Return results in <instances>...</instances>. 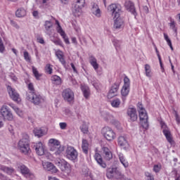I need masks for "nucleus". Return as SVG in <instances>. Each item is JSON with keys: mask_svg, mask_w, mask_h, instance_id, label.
Listing matches in <instances>:
<instances>
[{"mask_svg": "<svg viewBox=\"0 0 180 180\" xmlns=\"http://www.w3.org/2000/svg\"><path fill=\"white\" fill-rule=\"evenodd\" d=\"M32 69L34 77L37 81H40V77L42 76V75L39 73V70H37V68H36L34 66H32Z\"/></svg>", "mask_w": 180, "mask_h": 180, "instance_id": "nucleus-35", "label": "nucleus"}, {"mask_svg": "<svg viewBox=\"0 0 180 180\" xmlns=\"http://www.w3.org/2000/svg\"><path fill=\"white\" fill-rule=\"evenodd\" d=\"M43 167L46 171H49L51 174H57L58 169L54 166V165L50 162H46L43 164Z\"/></svg>", "mask_w": 180, "mask_h": 180, "instance_id": "nucleus-22", "label": "nucleus"}, {"mask_svg": "<svg viewBox=\"0 0 180 180\" xmlns=\"http://www.w3.org/2000/svg\"><path fill=\"white\" fill-rule=\"evenodd\" d=\"M5 52V45L2 41V38L0 37V53H4Z\"/></svg>", "mask_w": 180, "mask_h": 180, "instance_id": "nucleus-47", "label": "nucleus"}, {"mask_svg": "<svg viewBox=\"0 0 180 180\" xmlns=\"http://www.w3.org/2000/svg\"><path fill=\"white\" fill-rule=\"evenodd\" d=\"M136 107L137 111L139 112L141 126H142L143 129H145V130H148L150 124H148V114H147L146 108L140 102L138 103Z\"/></svg>", "mask_w": 180, "mask_h": 180, "instance_id": "nucleus-1", "label": "nucleus"}, {"mask_svg": "<svg viewBox=\"0 0 180 180\" xmlns=\"http://www.w3.org/2000/svg\"><path fill=\"white\" fill-rule=\"evenodd\" d=\"M108 9L111 12L114 18H119L122 12V6L119 4H112L108 6Z\"/></svg>", "mask_w": 180, "mask_h": 180, "instance_id": "nucleus-12", "label": "nucleus"}, {"mask_svg": "<svg viewBox=\"0 0 180 180\" xmlns=\"http://www.w3.org/2000/svg\"><path fill=\"white\" fill-rule=\"evenodd\" d=\"M101 133L108 141H113L116 139V134L109 127H104L101 130Z\"/></svg>", "mask_w": 180, "mask_h": 180, "instance_id": "nucleus-11", "label": "nucleus"}, {"mask_svg": "<svg viewBox=\"0 0 180 180\" xmlns=\"http://www.w3.org/2000/svg\"><path fill=\"white\" fill-rule=\"evenodd\" d=\"M28 91H30L29 92H27V94H34L36 93V91H34V86L33 85V83H30L28 84V85L27 86Z\"/></svg>", "mask_w": 180, "mask_h": 180, "instance_id": "nucleus-43", "label": "nucleus"}, {"mask_svg": "<svg viewBox=\"0 0 180 180\" xmlns=\"http://www.w3.org/2000/svg\"><path fill=\"white\" fill-rule=\"evenodd\" d=\"M49 144H51V151H55L57 147H60V141L54 139H51L49 141Z\"/></svg>", "mask_w": 180, "mask_h": 180, "instance_id": "nucleus-27", "label": "nucleus"}, {"mask_svg": "<svg viewBox=\"0 0 180 180\" xmlns=\"http://www.w3.org/2000/svg\"><path fill=\"white\" fill-rule=\"evenodd\" d=\"M116 50H119L120 49V46H122V41L118 39H114L112 41Z\"/></svg>", "mask_w": 180, "mask_h": 180, "instance_id": "nucleus-40", "label": "nucleus"}, {"mask_svg": "<svg viewBox=\"0 0 180 180\" xmlns=\"http://www.w3.org/2000/svg\"><path fill=\"white\" fill-rule=\"evenodd\" d=\"M102 151H103V155L105 161H110V160L113 158V153H112V150L109 149V148L106 146H103L102 148Z\"/></svg>", "mask_w": 180, "mask_h": 180, "instance_id": "nucleus-20", "label": "nucleus"}, {"mask_svg": "<svg viewBox=\"0 0 180 180\" xmlns=\"http://www.w3.org/2000/svg\"><path fill=\"white\" fill-rule=\"evenodd\" d=\"M51 79L53 84H56V85H61V77L58 75H53L51 77Z\"/></svg>", "mask_w": 180, "mask_h": 180, "instance_id": "nucleus-34", "label": "nucleus"}, {"mask_svg": "<svg viewBox=\"0 0 180 180\" xmlns=\"http://www.w3.org/2000/svg\"><path fill=\"white\" fill-rule=\"evenodd\" d=\"M35 148V151L37 154V155H44L46 153V146L43 145V143L41 142H38L36 143V145L34 146Z\"/></svg>", "mask_w": 180, "mask_h": 180, "instance_id": "nucleus-19", "label": "nucleus"}, {"mask_svg": "<svg viewBox=\"0 0 180 180\" xmlns=\"http://www.w3.org/2000/svg\"><path fill=\"white\" fill-rule=\"evenodd\" d=\"M120 84H122V80H117L110 88L107 98L108 99H112L115 96H117V92H119V88H120Z\"/></svg>", "mask_w": 180, "mask_h": 180, "instance_id": "nucleus-9", "label": "nucleus"}, {"mask_svg": "<svg viewBox=\"0 0 180 180\" xmlns=\"http://www.w3.org/2000/svg\"><path fill=\"white\" fill-rule=\"evenodd\" d=\"M15 15L17 18H23L26 16V10L23 8H20L15 11Z\"/></svg>", "mask_w": 180, "mask_h": 180, "instance_id": "nucleus-31", "label": "nucleus"}, {"mask_svg": "<svg viewBox=\"0 0 180 180\" xmlns=\"http://www.w3.org/2000/svg\"><path fill=\"white\" fill-rule=\"evenodd\" d=\"M57 32L60 34V36H63V34H65V32L63 30V27H61V25H58V27H56Z\"/></svg>", "mask_w": 180, "mask_h": 180, "instance_id": "nucleus-44", "label": "nucleus"}, {"mask_svg": "<svg viewBox=\"0 0 180 180\" xmlns=\"http://www.w3.org/2000/svg\"><path fill=\"white\" fill-rule=\"evenodd\" d=\"M81 130L84 134H86L88 133V128L82 127Z\"/></svg>", "mask_w": 180, "mask_h": 180, "instance_id": "nucleus-63", "label": "nucleus"}, {"mask_svg": "<svg viewBox=\"0 0 180 180\" xmlns=\"http://www.w3.org/2000/svg\"><path fill=\"white\" fill-rule=\"evenodd\" d=\"M160 126L161 129H162V133L167 140L168 143L172 146V144H175V141H174V139L172 138V134H171V131L169 130V128L168 126H167V124L164 122V121H160Z\"/></svg>", "mask_w": 180, "mask_h": 180, "instance_id": "nucleus-7", "label": "nucleus"}, {"mask_svg": "<svg viewBox=\"0 0 180 180\" xmlns=\"http://www.w3.org/2000/svg\"><path fill=\"white\" fill-rule=\"evenodd\" d=\"M8 105H9V106H11V108H12L13 109V110H15V112H16V113H19V108L18 107H16L15 105H14L13 103H8Z\"/></svg>", "mask_w": 180, "mask_h": 180, "instance_id": "nucleus-54", "label": "nucleus"}, {"mask_svg": "<svg viewBox=\"0 0 180 180\" xmlns=\"http://www.w3.org/2000/svg\"><path fill=\"white\" fill-rule=\"evenodd\" d=\"M63 112L64 115H65L68 117H72V116H74V113L71 110H70L68 108H64L63 109Z\"/></svg>", "mask_w": 180, "mask_h": 180, "instance_id": "nucleus-37", "label": "nucleus"}, {"mask_svg": "<svg viewBox=\"0 0 180 180\" xmlns=\"http://www.w3.org/2000/svg\"><path fill=\"white\" fill-rule=\"evenodd\" d=\"M18 148L24 155H30L32 154V149H30V144L29 143V138H22L18 143Z\"/></svg>", "mask_w": 180, "mask_h": 180, "instance_id": "nucleus-3", "label": "nucleus"}, {"mask_svg": "<svg viewBox=\"0 0 180 180\" xmlns=\"http://www.w3.org/2000/svg\"><path fill=\"white\" fill-rule=\"evenodd\" d=\"M32 16L34 18V19H40V15H39V11H32Z\"/></svg>", "mask_w": 180, "mask_h": 180, "instance_id": "nucleus-52", "label": "nucleus"}, {"mask_svg": "<svg viewBox=\"0 0 180 180\" xmlns=\"http://www.w3.org/2000/svg\"><path fill=\"white\" fill-rule=\"evenodd\" d=\"M118 146L122 147L124 150L129 149V142H127V139H126V137L123 136H120L118 137Z\"/></svg>", "mask_w": 180, "mask_h": 180, "instance_id": "nucleus-23", "label": "nucleus"}, {"mask_svg": "<svg viewBox=\"0 0 180 180\" xmlns=\"http://www.w3.org/2000/svg\"><path fill=\"white\" fill-rule=\"evenodd\" d=\"M99 8V6L98 4L93 3L92 8H91V13L94 12V11H96V9Z\"/></svg>", "mask_w": 180, "mask_h": 180, "instance_id": "nucleus-56", "label": "nucleus"}, {"mask_svg": "<svg viewBox=\"0 0 180 180\" xmlns=\"http://www.w3.org/2000/svg\"><path fill=\"white\" fill-rule=\"evenodd\" d=\"M153 171H154V172H156V174H158V172H160V171H161L160 165H155L153 166Z\"/></svg>", "mask_w": 180, "mask_h": 180, "instance_id": "nucleus-50", "label": "nucleus"}, {"mask_svg": "<svg viewBox=\"0 0 180 180\" xmlns=\"http://www.w3.org/2000/svg\"><path fill=\"white\" fill-rule=\"evenodd\" d=\"M66 158L68 160L72 161V162H77L78 161V151L72 146H68L66 148Z\"/></svg>", "mask_w": 180, "mask_h": 180, "instance_id": "nucleus-10", "label": "nucleus"}, {"mask_svg": "<svg viewBox=\"0 0 180 180\" xmlns=\"http://www.w3.org/2000/svg\"><path fill=\"white\" fill-rule=\"evenodd\" d=\"M45 72H46V74H49V75L53 74V68H51V65L46 64V65L45 67Z\"/></svg>", "mask_w": 180, "mask_h": 180, "instance_id": "nucleus-42", "label": "nucleus"}, {"mask_svg": "<svg viewBox=\"0 0 180 180\" xmlns=\"http://www.w3.org/2000/svg\"><path fill=\"white\" fill-rule=\"evenodd\" d=\"M93 15H94L95 16H96V18H101V16H102L101 15V8H98V9H96V11H94V13H92Z\"/></svg>", "mask_w": 180, "mask_h": 180, "instance_id": "nucleus-48", "label": "nucleus"}, {"mask_svg": "<svg viewBox=\"0 0 180 180\" xmlns=\"http://www.w3.org/2000/svg\"><path fill=\"white\" fill-rule=\"evenodd\" d=\"M81 89L85 99H88L89 98V95H91L89 87L88 86L82 85L81 86Z\"/></svg>", "mask_w": 180, "mask_h": 180, "instance_id": "nucleus-28", "label": "nucleus"}, {"mask_svg": "<svg viewBox=\"0 0 180 180\" xmlns=\"http://www.w3.org/2000/svg\"><path fill=\"white\" fill-rule=\"evenodd\" d=\"M33 133H34V136L36 137H38L39 139H40V137H43V136H44V131H43V129H41L40 128H35L33 130Z\"/></svg>", "mask_w": 180, "mask_h": 180, "instance_id": "nucleus-30", "label": "nucleus"}, {"mask_svg": "<svg viewBox=\"0 0 180 180\" xmlns=\"http://www.w3.org/2000/svg\"><path fill=\"white\" fill-rule=\"evenodd\" d=\"M111 103V106H112V108H119L120 106V99L119 98H115L112 101H110Z\"/></svg>", "mask_w": 180, "mask_h": 180, "instance_id": "nucleus-36", "label": "nucleus"}, {"mask_svg": "<svg viewBox=\"0 0 180 180\" xmlns=\"http://www.w3.org/2000/svg\"><path fill=\"white\" fill-rule=\"evenodd\" d=\"M89 147V143H88V141L86 139H83L82 143V148L84 153L88 154Z\"/></svg>", "mask_w": 180, "mask_h": 180, "instance_id": "nucleus-29", "label": "nucleus"}, {"mask_svg": "<svg viewBox=\"0 0 180 180\" xmlns=\"http://www.w3.org/2000/svg\"><path fill=\"white\" fill-rule=\"evenodd\" d=\"M145 74L148 78H151L153 77V72L151 71V66L148 64L145 65Z\"/></svg>", "mask_w": 180, "mask_h": 180, "instance_id": "nucleus-32", "label": "nucleus"}, {"mask_svg": "<svg viewBox=\"0 0 180 180\" xmlns=\"http://www.w3.org/2000/svg\"><path fill=\"white\" fill-rule=\"evenodd\" d=\"M26 98L27 101H30L32 103H33L35 106L39 105H41L44 102V98L41 96L40 94L37 93H27Z\"/></svg>", "mask_w": 180, "mask_h": 180, "instance_id": "nucleus-5", "label": "nucleus"}, {"mask_svg": "<svg viewBox=\"0 0 180 180\" xmlns=\"http://www.w3.org/2000/svg\"><path fill=\"white\" fill-rule=\"evenodd\" d=\"M174 115H175L176 122L177 124H179L180 117H179V115H178V112H176V110H174Z\"/></svg>", "mask_w": 180, "mask_h": 180, "instance_id": "nucleus-55", "label": "nucleus"}, {"mask_svg": "<svg viewBox=\"0 0 180 180\" xmlns=\"http://www.w3.org/2000/svg\"><path fill=\"white\" fill-rule=\"evenodd\" d=\"M143 12L145 13H148V6H143Z\"/></svg>", "mask_w": 180, "mask_h": 180, "instance_id": "nucleus-64", "label": "nucleus"}, {"mask_svg": "<svg viewBox=\"0 0 180 180\" xmlns=\"http://www.w3.org/2000/svg\"><path fill=\"white\" fill-rule=\"evenodd\" d=\"M124 8L128 12H131L134 16H137V11H136V7H134V2H131V1H126L124 3Z\"/></svg>", "mask_w": 180, "mask_h": 180, "instance_id": "nucleus-17", "label": "nucleus"}, {"mask_svg": "<svg viewBox=\"0 0 180 180\" xmlns=\"http://www.w3.org/2000/svg\"><path fill=\"white\" fill-rule=\"evenodd\" d=\"M1 171H4V172H7L8 174H12L13 172V169L6 167V166H2L1 168Z\"/></svg>", "mask_w": 180, "mask_h": 180, "instance_id": "nucleus-41", "label": "nucleus"}, {"mask_svg": "<svg viewBox=\"0 0 180 180\" xmlns=\"http://www.w3.org/2000/svg\"><path fill=\"white\" fill-rule=\"evenodd\" d=\"M24 58L25 61H27V63H30L31 59H30V56H29V52L26 51H24Z\"/></svg>", "mask_w": 180, "mask_h": 180, "instance_id": "nucleus-46", "label": "nucleus"}, {"mask_svg": "<svg viewBox=\"0 0 180 180\" xmlns=\"http://www.w3.org/2000/svg\"><path fill=\"white\" fill-rule=\"evenodd\" d=\"M57 165L63 172H71V165L65 160H59L57 162Z\"/></svg>", "mask_w": 180, "mask_h": 180, "instance_id": "nucleus-14", "label": "nucleus"}, {"mask_svg": "<svg viewBox=\"0 0 180 180\" xmlns=\"http://www.w3.org/2000/svg\"><path fill=\"white\" fill-rule=\"evenodd\" d=\"M130 92V79L125 76L124 78V86L121 90L122 96H127Z\"/></svg>", "mask_w": 180, "mask_h": 180, "instance_id": "nucleus-16", "label": "nucleus"}, {"mask_svg": "<svg viewBox=\"0 0 180 180\" xmlns=\"http://www.w3.org/2000/svg\"><path fill=\"white\" fill-rule=\"evenodd\" d=\"M11 26H13V27H15V29H19V26L18 25V23H16V22H15L13 20H11Z\"/></svg>", "mask_w": 180, "mask_h": 180, "instance_id": "nucleus-59", "label": "nucleus"}, {"mask_svg": "<svg viewBox=\"0 0 180 180\" xmlns=\"http://www.w3.org/2000/svg\"><path fill=\"white\" fill-rule=\"evenodd\" d=\"M13 114L8 105H4L0 110V129L4 127V122H12Z\"/></svg>", "mask_w": 180, "mask_h": 180, "instance_id": "nucleus-2", "label": "nucleus"}, {"mask_svg": "<svg viewBox=\"0 0 180 180\" xmlns=\"http://www.w3.org/2000/svg\"><path fill=\"white\" fill-rule=\"evenodd\" d=\"M153 44L155 47V50L156 54L158 56V60H160L161 56L160 55V51H158V49H157V46H155V44L153 43Z\"/></svg>", "mask_w": 180, "mask_h": 180, "instance_id": "nucleus-57", "label": "nucleus"}, {"mask_svg": "<svg viewBox=\"0 0 180 180\" xmlns=\"http://www.w3.org/2000/svg\"><path fill=\"white\" fill-rule=\"evenodd\" d=\"M18 168L22 175L27 178V179H33L34 178V174L30 172V169L25 165H20Z\"/></svg>", "mask_w": 180, "mask_h": 180, "instance_id": "nucleus-15", "label": "nucleus"}, {"mask_svg": "<svg viewBox=\"0 0 180 180\" xmlns=\"http://www.w3.org/2000/svg\"><path fill=\"white\" fill-rule=\"evenodd\" d=\"M55 54L57 58H58L60 63H61V64L64 67H65V65H67V62H65V59H64V53L63 52V51L58 49L56 51Z\"/></svg>", "mask_w": 180, "mask_h": 180, "instance_id": "nucleus-25", "label": "nucleus"}, {"mask_svg": "<svg viewBox=\"0 0 180 180\" xmlns=\"http://www.w3.org/2000/svg\"><path fill=\"white\" fill-rule=\"evenodd\" d=\"M63 151H64V146H58L57 148H55V154L56 155H60V154H61V153H63Z\"/></svg>", "mask_w": 180, "mask_h": 180, "instance_id": "nucleus-39", "label": "nucleus"}, {"mask_svg": "<svg viewBox=\"0 0 180 180\" xmlns=\"http://www.w3.org/2000/svg\"><path fill=\"white\" fill-rule=\"evenodd\" d=\"M62 98L63 101L69 103V105H73L75 101V94H74V91L71 90V89H65L62 91Z\"/></svg>", "mask_w": 180, "mask_h": 180, "instance_id": "nucleus-6", "label": "nucleus"}, {"mask_svg": "<svg viewBox=\"0 0 180 180\" xmlns=\"http://www.w3.org/2000/svg\"><path fill=\"white\" fill-rule=\"evenodd\" d=\"M7 91L8 92V95L11 98V99H12V101H13L14 102H17V103H19V102H20V96L19 95V94L18 92H16V90L13 88H12V86L8 85L7 86Z\"/></svg>", "mask_w": 180, "mask_h": 180, "instance_id": "nucleus-13", "label": "nucleus"}, {"mask_svg": "<svg viewBox=\"0 0 180 180\" xmlns=\"http://www.w3.org/2000/svg\"><path fill=\"white\" fill-rule=\"evenodd\" d=\"M61 37H63L65 44H70V39H68L67 34H63Z\"/></svg>", "mask_w": 180, "mask_h": 180, "instance_id": "nucleus-51", "label": "nucleus"}, {"mask_svg": "<svg viewBox=\"0 0 180 180\" xmlns=\"http://www.w3.org/2000/svg\"><path fill=\"white\" fill-rule=\"evenodd\" d=\"M170 27H172V29L173 32H174V33H177V29H176V27L175 26V21L171 20Z\"/></svg>", "mask_w": 180, "mask_h": 180, "instance_id": "nucleus-49", "label": "nucleus"}, {"mask_svg": "<svg viewBox=\"0 0 180 180\" xmlns=\"http://www.w3.org/2000/svg\"><path fill=\"white\" fill-rule=\"evenodd\" d=\"M85 6V0H77L72 4V11L74 16H79L82 11V8Z\"/></svg>", "mask_w": 180, "mask_h": 180, "instance_id": "nucleus-8", "label": "nucleus"}, {"mask_svg": "<svg viewBox=\"0 0 180 180\" xmlns=\"http://www.w3.org/2000/svg\"><path fill=\"white\" fill-rule=\"evenodd\" d=\"M94 160H96L97 164L102 168H106V163L103 161L102 155L99 153H96L94 155Z\"/></svg>", "mask_w": 180, "mask_h": 180, "instance_id": "nucleus-24", "label": "nucleus"}, {"mask_svg": "<svg viewBox=\"0 0 180 180\" xmlns=\"http://www.w3.org/2000/svg\"><path fill=\"white\" fill-rule=\"evenodd\" d=\"M38 43H40V44H44V39L43 37L37 38Z\"/></svg>", "mask_w": 180, "mask_h": 180, "instance_id": "nucleus-61", "label": "nucleus"}, {"mask_svg": "<svg viewBox=\"0 0 180 180\" xmlns=\"http://www.w3.org/2000/svg\"><path fill=\"white\" fill-rule=\"evenodd\" d=\"M70 65L74 71V72H75L76 74H78V70H77V68H75V65H74V63H70Z\"/></svg>", "mask_w": 180, "mask_h": 180, "instance_id": "nucleus-62", "label": "nucleus"}, {"mask_svg": "<svg viewBox=\"0 0 180 180\" xmlns=\"http://www.w3.org/2000/svg\"><path fill=\"white\" fill-rule=\"evenodd\" d=\"M127 115L129 116L131 122H136V120H137V110L136 108L129 107L127 109Z\"/></svg>", "mask_w": 180, "mask_h": 180, "instance_id": "nucleus-21", "label": "nucleus"}, {"mask_svg": "<svg viewBox=\"0 0 180 180\" xmlns=\"http://www.w3.org/2000/svg\"><path fill=\"white\" fill-rule=\"evenodd\" d=\"M119 160L121 164H122V165L124 167V168H127V167H129V162L126 160V158H124V155H123L122 153L119 154Z\"/></svg>", "mask_w": 180, "mask_h": 180, "instance_id": "nucleus-33", "label": "nucleus"}, {"mask_svg": "<svg viewBox=\"0 0 180 180\" xmlns=\"http://www.w3.org/2000/svg\"><path fill=\"white\" fill-rule=\"evenodd\" d=\"M44 27L46 32L50 30L51 27H53V22L51 21L46 20L44 23Z\"/></svg>", "mask_w": 180, "mask_h": 180, "instance_id": "nucleus-38", "label": "nucleus"}, {"mask_svg": "<svg viewBox=\"0 0 180 180\" xmlns=\"http://www.w3.org/2000/svg\"><path fill=\"white\" fill-rule=\"evenodd\" d=\"M106 176L108 179L122 180L123 174L119 171L117 167L108 168L106 172Z\"/></svg>", "mask_w": 180, "mask_h": 180, "instance_id": "nucleus-4", "label": "nucleus"}, {"mask_svg": "<svg viewBox=\"0 0 180 180\" xmlns=\"http://www.w3.org/2000/svg\"><path fill=\"white\" fill-rule=\"evenodd\" d=\"M114 24L113 27L116 30H119L120 29H123L124 27V20L122 18L120 17H114Z\"/></svg>", "mask_w": 180, "mask_h": 180, "instance_id": "nucleus-18", "label": "nucleus"}, {"mask_svg": "<svg viewBox=\"0 0 180 180\" xmlns=\"http://www.w3.org/2000/svg\"><path fill=\"white\" fill-rule=\"evenodd\" d=\"M51 41H53V43H54V44H56V46H60V47H63V41H61V39H58Z\"/></svg>", "mask_w": 180, "mask_h": 180, "instance_id": "nucleus-45", "label": "nucleus"}, {"mask_svg": "<svg viewBox=\"0 0 180 180\" xmlns=\"http://www.w3.org/2000/svg\"><path fill=\"white\" fill-rule=\"evenodd\" d=\"M59 126L61 130H65V129H67V124L65 122L59 123Z\"/></svg>", "mask_w": 180, "mask_h": 180, "instance_id": "nucleus-58", "label": "nucleus"}, {"mask_svg": "<svg viewBox=\"0 0 180 180\" xmlns=\"http://www.w3.org/2000/svg\"><path fill=\"white\" fill-rule=\"evenodd\" d=\"M159 63H160V68L162 70V72H164L165 70H164V65L162 64V60L160 59H159Z\"/></svg>", "mask_w": 180, "mask_h": 180, "instance_id": "nucleus-60", "label": "nucleus"}, {"mask_svg": "<svg viewBox=\"0 0 180 180\" xmlns=\"http://www.w3.org/2000/svg\"><path fill=\"white\" fill-rule=\"evenodd\" d=\"M9 77L12 79V81H14V82H16V81H18V77L13 72L10 73Z\"/></svg>", "mask_w": 180, "mask_h": 180, "instance_id": "nucleus-53", "label": "nucleus"}, {"mask_svg": "<svg viewBox=\"0 0 180 180\" xmlns=\"http://www.w3.org/2000/svg\"><path fill=\"white\" fill-rule=\"evenodd\" d=\"M89 63L91 65L93 66V68L98 72V68H99V64H98L96 58L93 55H91L89 58Z\"/></svg>", "mask_w": 180, "mask_h": 180, "instance_id": "nucleus-26", "label": "nucleus"}]
</instances>
